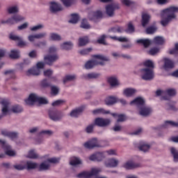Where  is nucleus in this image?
I'll list each match as a JSON object with an SVG mask.
<instances>
[{
  "instance_id": "obj_51",
  "label": "nucleus",
  "mask_w": 178,
  "mask_h": 178,
  "mask_svg": "<svg viewBox=\"0 0 178 178\" xmlns=\"http://www.w3.org/2000/svg\"><path fill=\"white\" fill-rule=\"evenodd\" d=\"M50 39L51 41H60V40H62V37H60V35L57 33H51Z\"/></svg>"
},
{
  "instance_id": "obj_18",
  "label": "nucleus",
  "mask_w": 178,
  "mask_h": 178,
  "mask_svg": "<svg viewBox=\"0 0 178 178\" xmlns=\"http://www.w3.org/2000/svg\"><path fill=\"white\" fill-rule=\"evenodd\" d=\"M84 106L76 108L71 111L70 115L71 118H79L83 112Z\"/></svg>"
},
{
  "instance_id": "obj_28",
  "label": "nucleus",
  "mask_w": 178,
  "mask_h": 178,
  "mask_svg": "<svg viewBox=\"0 0 178 178\" xmlns=\"http://www.w3.org/2000/svg\"><path fill=\"white\" fill-rule=\"evenodd\" d=\"M108 83L110 84L111 87H116V86H119V81L116 76H110L107 79Z\"/></svg>"
},
{
  "instance_id": "obj_64",
  "label": "nucleus",
  "mask_w": 178,
  "mask_h": 178,
  "mask_svg": "<svg viewBox=\"0 0 178 178\" xmlns=\"http://www.w3.org/2000/svg\"><path fill=\"white\" fill-rule=\"evenodd\" d=\"M105 38H106V35H102L97 40L98 44H102L103 45H106V43L105 42Z\"/></svg>"
},
{
  "instance_id": "obj_39",
  "label": "nucleus",
  "mask_w": 178,
  "mask_h": 178,
  "mask_svg": "<svg viewBox=\"0 0 178 178\" xmlns=\"http://www.w3.org/2000/svg\"><path fill=\"white\" fill-rule=\"evenodd\" d=\"M93 115H99V113H103L104 115H109L111 112L109 111H105L104 108H97L92 111Z\"/></svg>"
},
{
  "instance_id": "obj_52",
  "label": "nucleus",
  "mask_w": 178,
  "mask_h": 178,
  "mask_svg": "<svg viewBox=\"0 0 178 178\" xmlns=\"http://www.w3.org/2000/svg\"><path fill=\"white\" fill-rule=\"evenodd\" d=\"M27 158L30 159H38V154L34 152V150H31L29 152Z\"/></svg>"
},
{
  "instance_id": "obj_50",
  "label": "nucleus",
  "mask_w": 178,
  "mask_h": 178,
  "mask_svg": "<svg viewBox=\"0 0 178 178\" xmlns=\"http://www.w3.org/2000/svg\"><path fill=\"white\" fill-rule=\"evenodd\" d=\"M168 126H170L171 127H178V122H175L173 121H165L163 127H168Z\"/></svg>"
},
{
  "instance_id": "obj_46",
  "label": "nucleus",
  "mask_w": 178,
  "mask_h": 178,
  "mask_svg": "<svg viewBox=\"0 0 178 178\" xmlns=\"http://www.w3.org/2000/svg\"><path fill=\"white\" fill-rule=\"evenodd\" d=\"M71 16H72V18L69 21V23H72V24H76L79 22V15L72 14Z\"/></svg>"
},
{
  "instance_id": "obj_37",
  "label": "nucleus",
  "mask_w": 178,
  "mask_h": 178,
  "mask_svg": "<svg viewBox=\"0 0 178 178\" xmlns=\"http://www.w3.org/2000/svg\"><path fill=\"white\" fill-rule=\"evenodd\" d=\"M136 31V28L131 22L127 24V28L125 29V33H128L129 34H132Z\"/></svg>"
},
{
  "instance_id": "obj_4",
  "label": "nucleus",
  "mask_w": 178,
  "mask_h": 178,
  "mask_svg": "<svg viewBox=\"0 0 178 178\" xmlns=\"http://www.w3.org/2000/svg\"><path fill=\"white\" fill-rule=\"evenodd\" d=\"M35 102H39L43 105L48 104V100L45 98L39 97L35 94H31L28 99H25V103L26 105H34Z\"/></svg>"
},
{
  "instance_id": "obj_21",
  "label": "nucleus",
  "mask_w": 178,
  "mask_h": 178,
  "mask_svg": "<svg viewBox=\"0 0 178 178\" xmlns=\"http://www.w3.org/2000/svg\"><path fill=\"white\" fill-rule=\"evenodd\" d=\"M149 20H151V15L147 13H143L142 14L141 19V24L143 27H147V25L149 23Z\"/></svg>"
},
{
  "instance_id": "obj_1",
  "label": "nucleus",
  "mask_w": 178,
  "mask_h": 178,
  "mask_svg": "<svg viewBox=\"0 0 178 178\" xmlns=\"http://www.w3.org/2000/svg\"><path fill=\"white\" fill-rule=\"evenodd\" d=\"M178 12V7L171 6L165 10H163V15L162 16V19L161 21V24L163 26V27H166L167 25L173 20V19H176L177 16L175 13Z\"/></svg>"
},
{
  "instance_id": "obj_36",
  "label": "nucleus",
  "mask_w": 178,
  "mask_h": 178,
  "mask_svg": "<svg viewBox=\"0 0 178 178\" xmlns=\"http://www.w3.org/2000/svg\"><path fill=\"white\" fill-rule=\"evenodd\" d=\"M177 91L175 88H168L165 90V95L168 97H176Z\"/></svg>"
},
{
  "instance_id": "obj_15",
  "label": "nucleus",
  "mask_w": 178,
  "mask_h": 178,
  "mask_svg": "<svg viewBox=\"0 0 178 178\" xmlns=\"http://www.w3.org/2000/svg\"><path fill=\"white\" fill-rule=\"evenodd\" d=\"M136 92H137V90L136 88H127L123 90V95H124L127 98H130L131 97H134Z\"/></svg>"
},
{
  "instance_id": "obj_34",
  "label": "nucleus",
  "mask_w": 178,
  "mask_h": 178,
  "mask_svg": "<svg viewBox=\"0 0 178 178\" xmlns=\"http://www.w3.org/2000/svg\"><path fill=\"white\" fill-rule=\"evenodd\" d=\"M154 44L156 45H163L165 44V39L161 36H156L153 40Z\"/></svg>"
},
{
  "instance_id": "obj_12",
  "label": "nucleus",
  "mask_w": 178,
  "mask_h": 178,
  "mask_svg": "<svg viewBox=\"0 0 178 178\" xmlns=\"http://www.w3.org/2000/svg\"><path fill=\"white\" fill-rule=\"evenodd\" d=\"M104 165L106 168H118L119 160L115 158H111L104 162Z\"/></svg>"
},
{
  "instance_id": "obj_19",
  "label": "nucleus",
  "mask_w": 178,
  "mask_h": 178,
  "mask_svg": "<svg viewBox=\"0 0 178 178\" xmlns=\"http://www.w3.org/2000/svg\"><path fill=\"white\" fill-rule=\"evenodd\" d=\"M133 104L140 108L145 105V100L143 97H137L130 102L131 105H133Z\"/></svg>"
},
{
  "instance_id": "obj_63",
  "label": "nucleus",
  "mask_w": 178,
  "mask_h": 178,
  "mask_svg": "<svg viewBox=\"0 0 178 178\" xmlns=\"http://www.w3.org/2000/svg\"><path fill=\"white\" fill-rule=\"evenodd\" d=\"M91 51H92V48L89 47L88 49H85L81 50L79 51V54L81 55H88L89 53L91 52Z\"/></svg>"
},
{
  "instance_id": "obj_5",
  "label": "nucleus",
  "mask_w": 178,
  "mask_h": 178,
  "mask_svg": "<svg viewBox=\"0 0 178 178\" xmlns=\"http://www.w3.org/2000/svg\"><path fill=\"white\" fill-rule=\"evenodd\" d=\"M140 73L142 80H145V81H151V80H154V78L155 77L154 70L151 68L140 69Z\"/></svg>"
},
{
  "instance_id": "obj_54",
  "label": "nucleus",
  "mask_w": 178,
  "mask_h": 178,
  "mask_svg": "<svg viewBox=\"0 0 178 178\" xmlns=\"http://www.w3.org/2000/svg\"><path fill=\"white\" fill-rule=\"evenodd\" d=\"M140 151H143V152H147L149 149V145L145 143H141L138 147Z\"/></svg>"
},
{
  "instance_id": "obj_47",
  "label": "nucleus",
  "mask_w": 178,
  "mask_h": 178,
  "mask_svg": "<svg viewBox=\"0 0 178 178\" xmlns=\"http://www.w3.org/2000/svg\"><path fill=\"white\" fill-rule=\"evenodd\" d=\"M76 79V75H66L63 78V83L66 84L67 81H73V80H75Z\"/></svg>"
},
{
  "instance_id": "obj_23",
  "label": "nucleus",
  "mask_w": 178,
  "mask_h": 178,
  "mask_svg": "<svg viewBox=\"0 0 178 178\" xmlns=\"http://www.w3.org/2000/svg\"><path fill=\"white\" fill-rule=\"evenodd\" d=\"M2 136L4 137H8L11 138V140H15V138H17L18 134L16 132L8 131L6 130L1 131Z\"/></svg>"
},
{
  "instance_id": "obj_3",
  "label": "nucleus",
  "mask_w": 178,
  "mask_h": 178,
  "mask_svg": "<svg viewBox=\"0 0 178 178\" xmlns=\"http://www.w3.org/2000/svg\"><path fill=\"white\" fill-rule=\"evenodd\" d=\"M58 49L55 47H50L49 49V54L44 57V62L46 65L49 66H52L58 59H59V56L56 54Z\"/></svg>"
},
{
  "instance_id": "obj_10",
  "label": "nucleus",
  "mask_w": 178,
  "mask_h": 178,
  "mask_svg": "<svg viewBox=\"0 0 178 178\" xmlns=\"http://www.w3.org/2000/svg\"><path fill=\"white\" fill-rule=\"evenodd\" d=\"M1 104L3 106L2 109H1V112H2V115H0V119H2L3 118V116H6V115H8V112H9V100L8 99H3L1 102Z\"/></svg>"
},
{
  "instance_id": "obj_58",
  "label": "nucleus",
  "mask_w": 178,
  "mask_h": 178,
  "mask_svg": "<svg viewBox=\"0 0 178 178\" xmlns=\"http://www.w3.org/2000/svg\"><path fill=\"white\" fill-rule=\"evenodd\" d=\"M121 2L125 6H131V5H136V2L131 0H121Z\"/></svg>"
},
{
  "instance_id": "obj_24",
  "label": "nucleus",
  "mask_w": 178,
  "mask_h": 178,
  "mask_svg": "<svg viewBox=\"0 0 178 178\" xmlns=\"http://www.w3.org/2000/svg\"><path fill=\"white\" fill-rule=\"evenodd\" d=\"M99 77H101V74L95 72L83 75V79H85V80H92V79H99Z\"/></svg>"
},
{
  "instance_id": "obj_59",
  "label": "nucleus",
  "mask_w": 178,
  "mask_h": 178,
  "mask_svg": "<svg viewBox=\"0 0 178 178\" xmlns=\"http://www.w3.org/2000/svg\"><path fill=\"white\" fill-rule=\"evenodd\" d=\"M17 12H19L17 6H13L8 8V13L10 15H12V13H17Z\"/></svg>"
},
{
  "instance_id": "obj_53",
  "label": "nucleus",
  "mask_w": 178,
  "mask_h": 178,
  "mask_svg": "<svg viewBox=\"0 0 178 178\" xmlns=\"http://www.w3.org/2000/svg\"><path fill=\"white\" fill-rule=\"evenodd\" d=\"M99 172H101V168H92L89 172V175L90 177H92V176H97Z\"/></svg>"
},
{
  "instance_id": "obj_33",
  "label": "nucleus",
  "mask_w": 178,
  "mask_h": 178,
  "mask_svg": "<svg viewBox=\"0 0 178 178\" xmlns=\"http://www.w3.org/2000/svg\"><path fill=\"white\" fill-rule=\"evenodd\" d=\"M26 169H27V170H33V169L38 170V163H34L32 161H27L26 162Z\"/></svg>"
},
{
  "instance_id": "obj_8",
  "label": "nucleus",
  "mask_w": 178,
  "mask_h": 178,
  "mask_svg": "<svg viewBox=\"0 0 178 178\" xmlns=\"http://www.w3.org/2000/svg\"><path fill=\"white\" fill-rule=\"evenodd\" d=\"M49 117L54 122H59L63 118V114L56 110H50L49 111Z\"/></svg>"
},
{
  "instance_id": "obj_32",
  "label": "nucleus",
  "mask_w": 178,
  "mask_h": 178,
  "mask_svg": "<svg viewBox=\"0 0 178 178\" xmlns=\"http://www.w3.org/2000/svg\"><path fill=\"white\" fill-rule=\"evenodd\" d=\"M137 44H141L145 48H148L151 45V40L149 39H139L137 40Z\"/></svg>"
},
{
  "instance_id": "obj_44",
  "label": "nucleus",
  "mask_w": 178,
  "mask_h": 178,
  "mask_svg": "<svg viewBox=\"0 0 178 178\" xmlns=\"http://www.w3.org/2000/svg\"><path fill=\"white\" fill-rule=\"evenodd\" d=\"M143 65L145 66L146 69H152L154 70V63L151 60H147L143 63Z\"/></svg>"
},
{
  "instance_id": "obj_56",
  "label": "nucleus",
  "mask_w": 178,
  "mask_h": 178,
  "mask_svg": "<svg viewBox=\"0 0 178 178\" xmlns=\"http://www.w3.org/2000/svg\"><path fill=\"white\" fill-rule=\"evenodd\" d=\"M81 27L82 29H91V26L89 25L88 22H87V19H83L82 20L81 24Z\"/></svg>"
},
{
  "instance_id": "obj_38",
  "label": "nucleus",
  "mask_w": 178,
  "mask_h": 178,
  "mask_svg": "<svg viewBox=\"0 0 178 178\" xmlns=\"http://www.w3.org/2000/svg\"><path fill=\"white\" fill-rule=\"evenodd\" d=\"M20 51L19 50H11L9 57L11 59H19L20 58Z\"/></svg>"
},
{
  "instance_id": "obj_48",
  "label": "nucleus",
  "mask_w": 178,
  "mask_h": 178,
  "mask_svg": "<svg viewBox=\"0 0 178 178\" xmlns=\"http://www.w3.org/2000/svg\"><path fill=\"white\" fill-rule=\"evenodd\" d=\"M51 94L54 97L59 94V88L56 86H51Z\"/></svg>"
},
{
  "instance_id": "obj_7",
  "label": "nucleus",
  "mask_w": 178,
  "mask_h": 178,
  "mask_svg": "<svg viewBox=\"0 0 178 178\" xmlns=\"http://www.w3.org/2000/svg\"><path fill=\"white\" fill-rule=\"evenodd\" d=\"M111 124V120L108 118H97L95 119L94 125L98 127H106Z\"/></svg>"
},
{
  "instance_id": "obj_60",
  "label": "nucleus",
  "mask_w": 178,
  "mask_h": 178,
  "mask_svg": "<svg viewBox=\"0 0 178 178\" xmlns=\"http://www.w3.org/2000/svg\"><path fill=\"white\" fill-rule=\"evenodd\" d=\"M61 1L63 2L64 6L69 8V6H72V5H73L74 0H61Z\"/></svg>"
},
{
  "instance_id": "obj_61",
  "label": "nucleus",
  "mask_w": 178,
  "mask_h": 178,
  "mask_svg": "<svg viewBox=\"0 0 178 178\" xmlns=\"http://www.w3.org/2000/svg\"><path fill=\"white\" fill-rule=\"evenodd\" d=\"M65 101L62 99H58L55 102H54L51 105L52 106H60V105H63L65 104Z\"/></svg>"
},
{
  "instance_id": "obj_20",
  "label": "nucleus",
  "mask_w": 178,
  "mask_h": 178,
  "mask_svg": "<svg viewBox=\"0 0 178 178\" xmlns=\"http://www.w3.org/2000/svg\"><path fill=\"white\" fill-rule=\"evenodd\" d=\"M47 35L46 33H38L35 35H31L28 37L29 41L31 42H34V41L36 40H40L41 38H45Z\"/></svg>"
},
{
  "instance_id": "obj_41",
  "label": "nucleus",
  "mask_w": 178,
  "mask_h": 178,
  "mask_svg": "<svg viewBox=\"0 0 178 178\" xmlns=\"http://www.w3.org/2000/svg\"><path fill=\"white\" fill-rule=\"evenodd\" d=\"M109 33H123V27L120 26H115L108 29Z\"/></svg>"
},
{
  "instance_id": "obj_11",
  "label": "nucleus",
  "mask_w": 178,
  "mask_h": 178,
  "mask_svg": "<svg viewBox=\"0 0 178 178\" xmlns=\"http://www.w3.org/2000/svg\"><path fill=\"white\" fill-rule=\"evenodd\" d=\"M120 9L119 4H109L106 6V12L110 17L114 15L115 10Z\"/></svg>"
},
{
  "instance_id": "obj_57",
  "label": "nucleus",
  "mask_w": 178,
  "mask_h": 178,
  "mask_svg": "<svg viewBox=\"0 0 178 178\" xmlns=\"http://www.w3.org/2000/svg\"><path fill=\"white\" fill-rule=\"evenodd\" d=\"M40 86L43 88H48V87H51V83H49L47 79H43L40 83Z\"/></svg>"
},
{
  "instance_id": "obj_2",
  "label": "nucleus",
  "mask_w": 178,
  "mask_h": 178,
  "mask_svg": "<svg viewBox=\"0 0 178 178\" xmlns=\"http://www.w3.org/2000/svg\"><path fill=\"white\" fill-rule=\"evenodd\" d=\"M92 58H95L96 59H99V60H102V61L99 62L97 60H88L85 64V67L87 70L92 69V67H94L95 66H98V65H100V66H104L105 65L104 62H109V58L101 54L92 55Z\"/></svg>"
},
{
  "instance_id": "obj_14",
  "label": "nucleus",
  "mask_w": 178,
  "mask_h": 178,
  "mask_svg": "<svg viewBox=\"0 0 178 178\" xmlns=\"http://www.w3.org/2000/svg\"><path fill=\"white\" fill-rule=\"evenodd\" d=\"M141 165L140 163H134L131 161H127L123 165V168L127 170H131L133 169H137V168H140Z\"/></svg>"
},
{
  "instance_id": "obj_17",
  "label": "nucleus",
  "mask_w": 178,
  "mask_h": 178,
  "mask_svg": "<svg viewBox=\"0 0 178 178\" xmlns=\"http://www.w3.org/2000/svg\"><path fill=\"white\" fill-rule=\"evenodd\" d=\"M63 10V8L60 4L56 2H51L50 3V11L51 13H56V12H60Z\"/></svg>"
},
{
  "instance_id": "obj_40",
  "label": "nucleus",
  "mask_w": 178,
  "mask_h": 178,
  "mask_svg": "<svg viewBox=\"0 0 178 178\" xmlns=\"http://www.w3.org/2000/svg\"><path fill=\"white\" fill-rule=\"evenodd\" d=\"M105 104L106 105H108V106L113 105L116 104V98L112 96L108 97L105 99Z\"/></svg>"
},
{
  "instance_id": "obj_22",
  "label": "nucleus",
  "mask_w": 178,
  "mask_h": 178,
  "mask_svg": "<svg viewBox=\"0 0 178 178\" xmlns=\"http://www.w3.org/2000/svg\"><path fill=\"white\" fill-rule=\"evenodd\" d=\"M139 109V113L141 116H148L152 112V109L148 106H145V105L140 107Z\"/></svg>"
},
{
  "instance_id": "obj_26",
  "label": "nucleus",
  "mask_w": 178,
  "mask_h": 178,
  "mask_svg": "<svg viewBox=\"0 0 178 178\" xmlns=\"http://www.w3.org/2000/svg\"><path fill=\"white\" fill-rule=\"evenodd\" d=\"M173 67H175V62L170 58H164V68L165 70L168 69H173Z\"/></svg>"
},
{
  "instance_id": "obj_35",
  "label": "nucleus",
  "mask_w": 178,
  "mask_h": 178,
  "mask_svg": "<svg viewBox=\"0 0 178 178\" xmlns=\"http://www.w3.org/2000/svg\"><path fill=\"white\" fill-rule=\"evenodd\" d=\"M61 49L69 51L73 48V43L72 42H65L60 45Z\"/></svg>"
},
{
  "instance_id": "obj_16",
  "label": "nucleus",
  "mask_w": 178,
  "mask_h": 178,
  "mask_svg": "<svg viewBox=\"0 0 178 178\" xmlns=\"http://www.w3.org/2000/svg\"><path fill=\"white\" fill-rule=\"evenodd\" d=\"M2 148L4 149L6 155L8 156H15L16 155V152L12 150V147L9 145H6V142H4Z\"/></svg>"
},
{
  "instance_id": "obj_9",
  "label": "nucleus",
  "mask_w": 178,
  "mask_h": 178,
  "mask_svg": "<svg viewBox=\"0 0 178 178\" xmlns=\"http://www.w3.org/2000/svg\"><path fill=\"white\" fill-rule=\"evenodd\" d=\"M83 147L87 149H92V148L99 147L98 140L97 138H92L83 144Z\"/></svg>"
},
{
  "instance_id": "obj_62",
  "label": "nucleus",
  "mask_w": 178,
  "mask_h": 178,
  "mask_svg": "<svg viewBox=\"0 0 178 178\" xmlns=\"http://www.w3.org/2000/svg\"><path fill=\"white\" fill-rule=\"evenodd\" d=\"M13 17L16 23L24 20V17L19 15H14Z\"/></svg>"
},
{
  "instance_id": "obj_13",
  "label": "nucleus",
  "mask_w": 178,
  "mask_h": 178,
  "mask_svg": "<svg viewBox=\"0 0 178 178\" xmlns=\"http://www.w3.org/2000/svg\"><path fill=\"white\" fill-rule=\"evenodd\" d=\"M89 19L90 20H98V19H102V11L97 10V11H92L89 13Z\"/></svg>"
},
{
  "instance_id": "obj_42",
  "label": "nucleus",
  "mask_w": 178,
  "mask_h": 178,
  "mask_svg": "<svg viewBox=\"0 0 178 178\" xmlns=\"http://www.w3.org/2000/svg\"><path fill=\"white\" fill-rule=\"evenodd\" d=\"M11 111L13 113H22L23 111V107L20 105H14L12 106Z\"/></svg>"
},
{
  "instance_id": "obj_55",
  "label": "nucleus",
  "mask_w": 178,
  "mask_h": 178,
  "mask_svg": "<svg viewBox=\"0 0 178 178\" xmlns=\"http://www.w3.org/2000/svg\"><path fill=\"white\" fill-rule=\"evenodd\" d=\"M168 54L170 55H175V56L178 55V43H175V48L170 49Z\"/></svg>"
},
{
  "instance_id": "obj_6",
  "label": "nucleus",
  "mask_w": 178,
  "mask_h": 178,
  "mask_svg": "<svg viewBox=\"0 0 178 178\" xmlns=\"http://www.w3.org/2000/svg\"><path fill=\"white\" fill-rule=\"evenodd\" d=\"M88 159L92 162H102L105 159V152H97L90 155Z\"/></svg>"
},
{
  "instance_id": "obj_27",
  "label": "nucleus",
  "mask_w": 178,
  "mask_h": 178,
  "mask_svg": "<svg viewBox=\"0 0 178 178\" xmlns=\"http://www.w3.org/2000/svg\"><path fill=\"white\" fill-rule=\"evenodd\" d=\"M111 116H113V118H118L117 119V123L119 122H126L127 120V118L126 115L124 114H118L116 113H111Z\"/></svg>"
},
{
  "instance_id": "obj_45",
  "label": "nucleus",
  "mask_w": 178,
  "mask_h": 178,
  "mask_svg": "<svg viewBox=\"0 0 178 178\" xmlns=\"http://www.w3.org/2000/svg\"><path fill=\"white\" fill-rule=\"evenodd\" d=\"M76 177H78V178H91L90 177V172L89 171H83V172L79 173L76 175Z\"/></svg>"
},
{
  "instance_id": "obj_31",
  "label": "nucleus",
  "mask_w": 178,
  "mask_h": 178,
  "mask_svg": "<svg viewBox=\"0 0 178 178\" xmlns=\"http://www.w3.org/2000/svg\"><path fill=\"white\" fill-rule=\"evenodd\" d=\"M49 168H51V165L49 163L42 162V163H40V165L38 164V170L39 172H42L44 170H49Z\"/></svg>"
},
{
  "instance_id": "obj_30",
  "label": "nucleus",
  "mask_w": 178,
  "mask_h": 178,
  "mask_svg": "<svg viewBox=\"0 0 178 178\" xmlns=\"http://www.w3.org/2000/svg\"><path fill=\"white\" fill-rule=\"evenodd\" d=\"M90 42V39L88 38V36H83L79 38V47H85V45H87Z\"/></svg>"
},
{
  "instance_id": "obj_29",
  "label": "nucleus",
  "mask_w": 178,
  "mask_h": 178,
  "mask_svg": "<svg viewBox=\"0 0 178 178\" xmlns=\"http://www.w3.org/2000/svg\"><path fill=\"white\" fill-rule=\"evenodd\" d=\"M41 72L37 67H33L26 72V76H40Z\"/></svg>"
},
{
  "instance_id": "obj_25",
  "label": "nucleus",
  "mask_w": 178,
  "mask_h": 178,
  "mask_svg": "<svg viewBox=\"0 0 178 178\" xmlns=\"http://www.w3.org/2000/svg\"><path fill=\"white\" fill-rule=\"evenodd\" d=\"M83 161L79 157L72 156L70 159V165L71 166H77V165H82Z\"/></svg>"
},
{
  "instance_id": "obj_49",
  "label": "nucleus",
  "mask_w": 178,
  "mask_h": 178,
  "mask_svg": "<svg viewBox=\"0 0 178 178\" xmlns=\"http://www.w3.org/2000/svg\"><path fill=\"white\" fill-rule=\"evenodd\" d=\"M158 30V28L155 26H150L146 29L147 34H154Z\"/></svg>"
},
{
  "instance_id": "obj_43",
  "label": "nucleus",
  "mask_w": 178,
  "mask_h": 178,
  "mask_svg": "<svg viewBox=\"0 0 178 178\" xmlns=\"http://www.w3.org/2000/svg\"><path fill=\"white\" fill-rule=\"evenodd\" d=\"M170 152L173 156L174 162H178V151L175 147L170 148Z\"/></svg>"
}]
</instances>
